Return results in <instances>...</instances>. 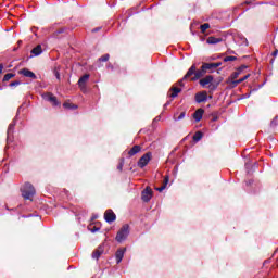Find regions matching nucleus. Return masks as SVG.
<instances>
[{"mask_svg": "<svg viewBox=\"0 0 278 278\" xmlns=\"http://www.w3.org/2000/svg\"><path fill=\"white\" fill-rule=\"evenodd\" d=\"M151 157H152L151 152H147L146 154H143L137 163L139 168H144V166H147V164L151 162Z\"/></svg>", "mask_w": 278, "mask_h": 278, "instance_id": "6", "label": "nucleus"}, {"mask_svg": "<svg viewBox=\"0 0 278 278\" xmlns=\"http://www.w3.org/2000/svg\"><path fill=\"white\" fill-rule=\"evenodd\" d=\"M30 58H38V55H42V46L38 45L30 51Z\"/></svg>", "mask_w": 278, "mask_h": 278, "instance_id": "13", "label": "nucleus"}, {"mask_svg": "<svg viewBox=\"0 0 278 278\" xmlns=\"http://www.w3.org/2000/svg\"><path fill=\"white\" fill-rule=\"evenodd\" d=\"M99 29H101V28H94L92 31L97 33V31H99Z\"/></svg>", "mask_w": 278, "mask_h": 278, "instance_id": "42", "label": "nucleus"}, {"mask_svg": "<svg viewBox=\"0 0 278 278\" xmlns=\"http://www.w3.org/2000/svg\"><path fill=\"white\" fill-rule=\"evenodd\" d=\"M129 237V225L125 224L117 232L116 235V242H125L127 238Z\"/></svg>", "mask_w": 278, "mask_h": 278, "instance_id": "3", "label": "nucleus"}, {"mask_svg": "<svg viewBox=\"0 0 278 278\" xmlns=\"http://www.w3.org/2000/svg\"><path fill=\"white\" fill-rule=\"evenodd\" d=\"M16 86H21V81H20V80H15V81H12V83L10 84V87H11V88H15Z\"/></svg>", "mask_w": 278, "mask_h": 278, "instance_id": "32", "label": "nucleus"}, {"mask_svg": "<svg viewBox=\"0 0 278 278\" xmlns=\"http://www.w3.org/2000/svg\"><path fill=\"white\" fill-rule=\"evenodd\" d=\"M123 257H125V249L117 250L115 253L116 263L121 264V262H123Z\"/></svg>", "mask_w": 278, "mask_h": 278, "instance_id": "14", "label": "nucleus"}, {"mask_svg": "<svg viewBox=\"0 0 278 278\" xmlns=\"http://www.w3.org/2000/svg\"><path fill=\"white\" fill-rule=\"evenodd\" d=\"M3 73V64H0V75Z\"/></svg>", "mask_w": 278, "mask_h": 278, "instance_id": "40", "label": "nucleus"}, {"mask_svg": "<svg viewBox=\"0 0 278 278\" xmlns=\"http://www.w3.org/2000/svg\"><path fill=\"white\" fill-rule=\"evenodd\" d=\"M63 108H65L66 110H77V105L71 104L68 102L63 103Z\"/></svg>", "mask_w": 278, "mask_h": 278, "instance_id": "23", "label": "nucleus"}, {"mask_svg": "<svg viewBox=\"0 0 278 278\" xmlns=\"http://www.w3.org/2000/svg\"><path fill=\"white\" fill-rule=\"evenodd\" d=\"M200 29H201L202 34H205V31H207V29H210V24H207V23L202 24L200 26Z\"/></svg>", "mask_w": 278, "mask_h": 278, "instance_id": "25", "label": "nucleus"}, {"mask_svg": "<svg viewBox=\"0 0 278 278\" xmlns=\"http://www.w3.org/2000/svg\"><path fill=\"white\" fill-rule=\"evenodd\" d=\"M54 75H55L56 79H60V72L55 71Z\"/></svg>", "mask_w": 278, "mask_h": 278, "instance_id": "36", "label": "nucleus"}, {"mask_svg": "<svg viewBox=\"0 0 278 278\" xmlns=\"http://www.w3.org/2000/svg\"><path fill=\"white\" fill-rule=\"evenodd\" d=\"M168 181H169L168 176H165L164 177V182H163V186H165V188H166V186H168Z\"/></svg>", "mask_w": 278, "mask_h": 278, "instance_id": "34", "label": "nucleus"}, {"mask_svg": "<svg viewBox=\"0 0 278 278\" xmlns=\"http://www.w3.org/2000/svg\"><path fill=\"white\" fill-rule=\"evenodd\" d=\"M197 103H205L207 101V91L198 92L195 94Z\"/></svg>", "mask_w": 278, "mask_h": 278, "instance_id": "10", "label": "nucleus"}, {"mask_svg": "<svg viewBox=\"0 0 278 278\" xmlns=\"http://www.w3.org/2000/svg\"><path fill=\"white\" fill-rule=\"evenodd\" d=\"M206 42L207 45H218V42H223V39L216 37H208Z\"/></svg>", "mask_w": 278, "mask_h": 278, "instance_id": "19", "label": "nucleus"}, {"mask_svg": "<svg viewBox=\"0 0 278 278\" xmlns=\"http://www.w3.org/2000/svg\"><path fill=\"white\" fill-rule=\"evenodd\" d=\"M179 86H184V80H180V81H179Z\"/></svg>", "mask_w": 278, "mask_h": 278, "instance_id": "43", "label": "nucleus"}, {"mask_svg": "<svg viewBox=\"0 0 278 278\" xmlns=\"http://www.w3.org/2000/svg\"><path fill=\"white\" fill-rule=\"evenodd\" d=\"M202 138H203V132H201V131H197V132L193 135V140H194L195 142L201 141Z\"/></svg>", "mask_w": 278, "mask_h": 278, "instance_id": "22", "label": "nucleus"}, {"mask_svg": "<svg viewBox=\"0 0 278 278\" xmlns=\"http://www.w3.org/2000/svg\"><path fill=\"white\" fill-rule=\"evenodd\" d=\"M248 66L247 65H241L240 67L237 68V72L241 75L243 71H247Z\"/></svg>", "mask_w": 278, "mask_h": 278, "instance_id": "30", "label": "nucleus"}, {"mask_svg": "<svg viewBox=\"0 0 278 278\" xmlns=\"http://www.w3.org/2000/svg\"><path fill=\"white\" fill-rule=\"evenodd\" d=\"M240 77V72L236 71L231 74V79H238Z\"/></svg>", "mask_w": 278, "mask_h": 278, "instance_id": "31", "label": "nucleus"}, {"mask_svg": "<svg viewBox=\"0 0 278 278\" xmlns=\"http://www.w3.org/2000/svg\"><path fill=\"white\" fill-rule=\"evenodd\" d=\"M275 125H277V124H276V119H274V121L271 122V127H275Z\"/></svg>", "mask_w": 278, "mask_h": 278, "instance_id": "41", "label": "nucleus"}, {"mask_svg": "<svg viewBox=\"0 0 278 278\" xmlns=\"http://www.w3.org/2000/svg\"><path fill=\"white\" fill-rule=\"evenodd\" d=\"M101 228L97 227V226H89V231H91V233H97V231H100Z\"/></svg>", "mask_w": 278, "mask_h": 278, "instance_id": "28", "label": "nucleus"}, {"mask_svg": "<svg viewBox=\"0 0 278 278\" xmlns=\"http://www.w3.org/2000/svg\"><path fill=\"white\" fill-rule=\"evenodd\" d=\"M205 70H203V65L201 66V70H197V64H193L187 72V74L184 76V79H191V81H199L203 75H205ZM191 77V78H190Z\"/></svg>", "mask_w": 278, "mask_h": 278, "instance_id": "1", "label": "nucleus"}, {"mask_svg": "<svg viewBox=\"0 0 278 278\" xmlns=\"http://www.w3.org/2000/svg\"><path fill=\"white\" fill-rule=\"evenodd\" d=\"M14 127H16V119H13V122L9 125L7 130V140L10 142V138L12 134H14Z\"/></svg>", "mask_w": 278, "mask_h": 278, "instance_id": "11", "label": "nucleus"}, {"mask_svg": "<svg viewBox=\"0 0 278 278\" xmlns=\"http://www.w3.org/2000/svg\"><path fill=\"white\" fill-rule=\"evenodd\" d=\"M43 99H45V101H49L50 103H52V105H54V106L60 105L58 98L55 96H53V93L43 94Z\"/></svg>", "mask_w": 278, "mask_h": 278, "instance_id": "9", "label": "nucleus"}, {"mask_svg": "<svg viewBox=\"0 0 278 278\" xmlns=\"http://www.w3.org/2000/svg\"><path fill=\"white\" fill-rule=\"evenodd\" d=\"M88 79H90L89 74H85L84 76H81L78 80L79 88H84V86H86V81H88Z\"/></svg>", "mask_w": 278, "mask_h": 278, "instance_id": "17", "label": "nucleus"}, {"mask_svg": "<svg viewBox=\"0 0 278 278\" xmlns=\"http://www.w3.org/2000/svg\"><path fill=\"white\" fill-rule=\"evenodd\" d=\"M177 114L179 113H175L174 114V121L177 122V121H184V118H186V111H182L179 116H177Z\"/></svg>", "mask_w": 278, "mask_h": 278, "instance_id": "21", "label": "nucleus"}, {"mask_svg": "<svg viewBox=\"0 0 278 278\" xmlns=\"http://www.w3.org/2000/svg\"><path fill=\"white\" fill-rule=\"evenodd\" d=\"M108 60H110V54H104L99 59L100 62H108Z\"/></svg>", "mask_w": 278, "mask_h": 278, "instance_id": "29", "label": "nucleus"}, {"mask_svg": "<svg viewBox=\"0 0 278 278\" xmlns=\"http://www.w3.org/2000/svg\"><path fill=\"white\" fill-rule=\"evenodd\" d=\"M153 199V189L151 187H146V189L141 192V200L143 203H149Z\"/></svg>", "mask_w": 278, "mask_h": 278, "instance_id": "5", "label": "nucleus"}, {"mask_svg": "<svg viewBox=\"0 0 278 278\" xmlns=\"http://www.w3.org/2000/svg\"><path fill=\"white\" fill-rule=\"evenodd\" d=\"M13 77H14V74L8 73L4 75L2 81H10V79H12Z\"/></svg>", "mask_w": 278, "mask_h": 278, "instance_id": "26", "label": "nucleus"}, {"mask_svg": "<svg viewBox=\"0 0 278 278\" xmlns=\"http://www.w3.org/2000/svg\"><path fill=\"white\" fill-rule=\"evenodd\" d=\"M236 60H238V58H236V56H226V58H224V62H236Z\"/></svg>", "mask_w": 278, "mask_h": 278, "instance_id": "27", "label": "nucleus"}, {"mask_svg": "<svg viewBox=\"0 0 278 278\" xmlns=\"http://www.w3.org/2000/svg\"><path fill=\"white\" fill-rule=\"evenodd\" d=\"M218 66H223V63L217 62V63H203L202 64L203 71H205V73H207V71H210L211 73H214V71H216V68H218Z\"/></svg>", "mask_w": 278, "mask_h": 278, "instance_id": "7", "label": "nucleus"}, {"mask_svg": "<svg viewBox=\"0 0 278 278\" xmlns=\"http://www.w3.org/2000/svg\"><path fill=\"white\" fill-rule=\"evenodd\" d=\"M208 99H212V96H210Z\"/></svg>", "mask_w": 278, "mask_h": 278, "instance_id": "44", "label": "nucleus"}, {"mask_svg": "<svg viewBox=\"0 0 278 278\" xmlns=\"http://www.w3.org/2000/svg\"><path fill=\"white\" fill-rule=\"evenodd\" d=\"M104 220H106L109 224L114 223L116 220V214L112 210H106L104 213Z\"/></svg>", "mask_w": 278, "mask_h": 278, "instance_id": "8", "label": "nucleus"}, {"mask_svg": "<svg viewBox=\"0 0 278 278\" xmlns=\"http://www.w3.org/2000/svg\"><path fill=\"white\" fill-rule=\"evenodd\" d=\"M213 81H214V76L207 75L206 77L200 79V86H202V88H205V86H208L210 90H216V86L212 85Z\"/></svg>", "mask_w": 278, "mask_h": 278, "instance_id": "4", "label": "nucleus"}, {"mask_svg": "<svg viewBox=\"0 0 278 278\" xmlns=\"http://www.w3.org/2000/svg\"><path fill=\"white\" fill-rule=\"evenodd\" d=\"M22 197L26 201H31L34 199V194H36V189L33 184L25 182L21 188Z\"/></svg>", "mask_w": 278, "mask_h": 278, "instance_id": "2", "label": "nucleus"}, {"mask_svg": "<svg viewBox=\"0 0 278 278\" xmlns=\"http://www.w3.org/2000/svg\"><path fill=\"white\" fill-rule=\"evenodd\" d=\"M140 151H142V147L140 146H134L129 151H128V155L130 157H134V155H137V153H140Z\"/></svg>", "mask_w": 278, "mask_h": 278, "instance_id": "16", "label": "nucleus"}, {"mask_svg": "<svg viewBox=\"0 0 278 278\" xmlns=\"http://www.w3.org/2000/svg\"><path fill=\"white\" fill-rule=\"evenodd\" d=\"M277 55H278V50H275V51L273 52V56H274V58H277Z\"/></svg>", "mask_w": 278, "mask_h": 278, "instance_id": "39", "label": "nucleus"}, {"mask_svg": "<svg viewBox=\"0 0 278 278\" xmlns=\"http://www.w3.org/2000/svg\"><path fill=\"white\" fill-rule=\"evenodd\" d=\"M168 105H170V101H167V102L164 104V110H166V108H168Z\"/></svg>", "mask_w": 278, "mask_h": 278, "instance_id": "38", "label": "nucleus"}, {"mask_svg": "<svg viewBox=\"0 0 278 278\" xmlns=\"http://www.w3.org/2000/svg\"><path fill=\"white\" fill-rule=\"evenodd\" d=\"M169 92H170V93H169V97H170L172 99H175V98L178 97L179 92H181V89L178 88V87H172L170 90H169Z\"/></svg>", "mask_w": 278, "mask_h": 278, "instance_id": "18", "label": "nucleus"}, {"mask_svg": "<svg viewBox=\"0 0 278 278\" xmlns=\"http://www.w3.org/2000/svg\"><path fill=\"white\" fill-rule=\"evenodd\" d=\"M125 165V163L122 161L118 166H117V169L118 170H123V166Z\"/></svg>", "mask_w": 278, "mask_h": 278, "instance_id": "35", "label": "nucleus"}, {"mask_svg": "<svg viewBox=\"0 0 278 278\" xmlns=\"http://www.w3.org/2000/svg\"><path fill=\"white\" fill-rule=\"evenodd\" d=\"M103 253L102 250H96L93 253H92V258L93 260H99V257H101V254Z\"/></svg>", "mask_w": 278, "mask_h": 278, "instance_id": "24", "label": "nucleus"}, {"mask_svg": "<svg viewBox=\"0 0 278 278\" xmlns=\"http://www.w3.org/2000/svg\"><path fill=\"white\" fill-rule=\"evenodd\" d=\"M155 190L157 192H164V190H166V185H162L161 187H156Z\"/></svg>", "mask_w": 278, "mask_h": 278, "instance_id": "33", "label": "nucleus"}, {"mask_svg": "<svg viewBox=\"0 0 278 278\" xmlns=\"http://www.w3.org/2000/svg\"><path fill=\"white\" fill-rule=\"evenodd\" d=\"M81 92H86V85H83V87H79Z\"/></svg>", "mask_w": 278, "mask_h": 278, "instance_id": "37", "label": "nucleus"}, {"mask_svg": "<svg viewBox=\"0 0 278 278\" xmlns=\"http://www.w3.org/2000/svg\"><path fill=\"white\" fill-rule=\"evenodd\" d=\"M204 110L203 109H198L194 113H193V118L195 121V123H199V121H201V118H203V114H204Z\"/></svg>", "mask_w": 278, "mask_h": 278, "instance_id": "15", "label": "nucleus"}, {"mask_svg": "<svg viewBox=\"0 0 278 278\" xmlns=\"http://www.w3.org/2000/svg\"><path fill=\"white\" fill-rule=\"evenodd\" d=\"M251 77V74H247L245 76H243L242 78L238 79V80H233L232 85L233 86H238V84H242V81H247V79H249Z\"/></svg>", "mask_w": 278, "mask_h": 278, "instance_id": "20", "label": "nucleus"}, {"mask_svg": "<svg viewBox=\"0 0 278 278\" xmlns=\"http://www.w3.org/2000/svg\"><path fill=\"white\" fill-rule=\"evenodd\" d=\"M20 75H23L24 77H29L30 79H36V74L28 68H23L20 72Z\"/></svg>", "mask_w": 278, "mask_h": 278, "instance_id": "12", "label": "nucleus"}]
</instances>
